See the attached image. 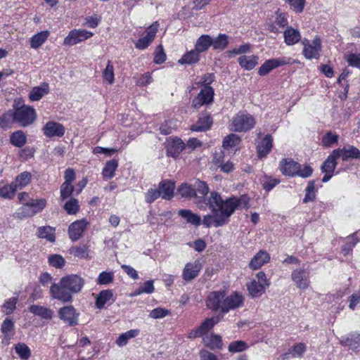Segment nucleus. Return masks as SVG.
I'll use <instances>...</instances> for the list:
<instances>
[{
  "label": "nucleus",
  "mask_w": 360,
  "mask_h": 360,
  "mask_svg": "<svg viewBox=\"0 0 360 360\" xmlns=\"http://www.w3.org/2000/svg\"><path fill=\"white\" fill-rule=\"evenodd\" d=\"M84 279L77 274H70L60 278L58 283H53L50 288V296L63 302H69L72 295L79 292L84 285Z\"/></svg>",
  "instance_id": "nucleus-1"
},
{
  "label": "nucleus",
  "mask_w": 360,
  "mask_h": 360,
  "mask_svg": "<svg viewBox=\"0 0 360 360\" xmlns=\"http://www.w3.org/2000/svg\"><path fill=\"white\" fill-rule=\"evenodd\" d=\"M243 304L244 297L238 292H232L227 295L223 290L213 291L206 300V305L210 309L219 311L222 314L242 307Z\"/></svg>",
  "instance_id": "nucleus-2"
},
{
  "label": "nucleus",
  "mask_w": 360,
  "mask_h": 360,
  "mask_svg": "<svg viewBox=\"0 0 360 360\" xmlns=\"http://www.w3.org/2000/svg\"><path fill=\"white\" fill-rule=\"evenodd\" d=\"M207 205L212 214H207L203 217L202 224L209 228L221 226L229 221V213L222 205V198L217 192H212L207 200Z\"/></svg>",
  "instance_id": "nucleus-3"
},
{
  "label": "nucleus",
  "mask_w": 360,
  "mask_h": 360,
  "mask_svg": "<svg viewBox=\"0 0 360 360\" xmlns=\"http://www.w3.org/2000/svg\"><path fill=\"white\" fill-rule=\"evenodd\" d=\"M271 282L263 271L255 275V278L246 284L249 295L254 297H261L270 286Z\"/></svg>",
  "instance_id": "nucleus-4"
},
{
  "label": "nucleus",
  "mask_w": 360,
  "mask_h": 360,
  "mask_svg": "<svg viewBox=\"0 0 360 360\" xmlns=\"http://www.w3.org/2000/svg\"><path fill=\"white\" fill-rule=\"evenodd\" d=\"M255 123L252 115L246 112L240 111L231 119L230 129L236 132H246L252 129Z\"/></svg>",
  "instance_id": "nucleus-5"
},
{
  "label": "nucleus",
  "mask_w": 360,
  "mask_h": 360,
  "mask_svg": "<svg viewBox=\"0 0 360 360\" xmlns=\"http://www.w3.org/2000/svg\"><path fill=\"white\" fill-rule=\"evenodd\" d=\"M46 205L45 199H31L22 205L15 213V217L22 219L30 217L40 212Z\"/></svg>",
  "instance_id": "nucleus-6"
},
{
  "label": "nucleus",
  "mask_w": 360,
  "mask_h": 360,
  "mask_svg": "<svg viewBox=\"0 0 360 360\" xmlns=\"http://www.w3.org/2000/svg\"><path fill=\"white\" fill-rule=\"evenodd\" d=\"M15 122L21 127H27L32 124L36 120L37 113L34 108L23 105L18 107L14 105Z\"/></svg>",
  "instance_id": "nucleus-7"
},
{
  "label": "nucleus",
  "mask_w": 360,
  "mask_h": 360,
  "mask_svg": "<svg viewBox=\"0 0 360 360\" xmlns=\"http://www.w3.org/2000/svg\"><path fill=\"white\" fill-rule=\"evenodd\" d=\"M303 45L302 54L305 58L311 60L313 58L318 59L320 56L321 51V40L319 36H316L312 41L307 39L301 41Z\"/></svg>",
  "instance_id": "nucleus-8"
},
{
  "label": "nucleus",
  "mask_w": 360,
  "mask_h": 360,
  "mask_svg": "<svg viewBox=\"0 0 360 360\" xmlns=\"http://www.w3.org/2000/svg\"><path fill=\"white\" fill-rule=\"evenodd\" d=\"M291 63H292V59L290 57L283 56L276 58H271L266 60L260 66L258 70V74L261 76H264L276 68Z\"/></svg>",
  "instance_id": "nucleus-9"
},
{
  "label": "nucleus",
  "mask_w": 360,
  "mask_h": 360,
  "mask_svg": "<svg viewBox=\"0 0 360 360\" xmlns=\"http://www.w3.org/2000/svg\"><path fill=\"white\" fill-rule=\"evenodd\" d=\"M92 36L91 32L83 29H74L64 39L63 45L71 46L84 41Z\"/></svg>",
  "instance_id": "nucleus-10"
},
{
  "label": "nucleus",
  "mask_w": 360,
  "mask_h": 360,
  "mask_svg": "<svg viewBox=\"0 0 360 360\" xmlns=\"http://www.w3.org/2000/svg\"><path fill=\"white\" fill-rule=\"evenodd\" d=\"M214 91L210 86H203L199 94L193 99L192 105L199 108L203 105H207L213 101Z\"/></svg>",
  "instance_id": "nucleus-11"
},
{
  "label": "nucleus",
  "mask_w": 360,
  "mask_h": 360,
  "mask_svg": "<svg viewBox=\"0 0 360 360\" xmlns=\"http://www.w3.org/2000/svg\"><path fill=\"white\" fill-rule=\"evenodd\" d=\"M249 202V198L246 195H242L239 198H229L226 200L222 199V205L224 207L229 217L235 212L237 208H245L248 207Z\"/></svg>",
  "instance_id": "nucleus-12"
},
{
  "label": "nucleus",
  "mask_w": 360,
  "mask_h": 360,
  "mask_svg": "<svg viewBox=\"0 0 360 360\" xmlns=\"http://www.w3.org/2000/svg\"><path fill=\"white\" fill-rule=\"evenodd\" d=\"M158 30V23L155 22L153 23L146 31V35L140 38L135 44V47L137 49L144 50L154 40L156 33Z\"/></svg>",
  "instance_id": "nucleus-13"
},
{
  "label": "nucleus",
  "mask_w": 360,
  "mask_h": 360,
  "mask_svg": "<svg viewBox=\"0 0 360 360\" xmlns=\"http://www.w3.org/2000/svg\"><path fill=\"white\" fill-rule=\"evenodd\" d=\"M88 225L89 222L84 219L77 220L70 224L68 227V236L70 240L77 241L82 238Z\"/></svg>",
  "instance_id": "nucleus-14"
},
{
  "label": "nucleus",
  "mask_w": 360,
  "mask_h": 360,
  "mask_svg": "<svg viewBox=\"0 0 360 360\" xmlns=\"http://www.w3.org/2000/svg\"><path fill=\"white\" fill-rule=\"evenodd\" d=\"M202 267V266L200 260L186 263L182 271L183 280L186 282H189L195 279L198 276Z\"/></svg>",
  "instance_id": "nucleus-15"
},
{
  "label": "nucleus",
  "mask_w": 360,
  "mask_h": 360,
  "mask_svg": "<svg viewBox=\"0 0 360 360\" xmlns=\"http://www.w3.org/2000/svg\"><path fill=\"white\" fill-rule=\"evenodd\" d=\"M58 316L69 326H76L78 323L79 313L72 306H65L58 310Z\"/></svg>",
  "instance_id": "nucleus-16"
},
{
  "label": "nucleus",
  "mask_w": 360,
  "mask_h": 360,
  "mask_svg": "<svg viewBox=\"0 0 360 360\" xmlns=\"http://www.w3.org/2000/svg\"><path fill=\"white\" fill-rule=\"evenodd\" d=\"M44 134L48 138L55 136L61 137L64 135L65 129L60 123L49 121L42 128Z\"/></svg>",
  "instance_id": "nucleus-17"
},
{
  "label": "nucleus",
  "mask_w": 360,
  "mask_h": 360,
  "mask_svg": "<svg viewBox=\"0 0 360 360\" xmlns=\"http://www.w3.org/2000/svg\"><path fill=\"white\" fill-rule=\"evenodd\" d=\"M291 278L297 288L306 290L309 286V274L302 269H297L292 272Z\"/></svg>",
  "instance_id": "nucleus-18"
},
{
  "label": "nucleus",
  "mask_w": 360,
  "mask_h": 360,
  "mask_svg": "<svg viewBox=\"0 0 360 360\" xmlns=\"http://www.w3.org/2000/svg\"><path fill=\"white\" fill-rule=\"evenodd\" d=\"M193 188L195 191L194 198L196 199L195 203L198 205L200 208H202L201 202H204L205 198L209 192V188L207 184L204 181L197 180L193 184Z\"/></svg>",
  "instance_id": "nucleus-19"
},
{
  "label": "nucleus",
  "mask_w": 360,
  "mask_h": 360,
  "mask_svg": "<svg viewBox=\"0 0 360 360\" xmlns=\"http://www.w3.org/2000/svg\"><path fill=\"white\" fill-rule=\"evenodd\" d=\"M298 167H300V165L289 158L282 160L279 164V169L281 172L284 175L289 176H296Z\"/></svg>",
  "instance_id": "nucleus-20"
},
{
  "label": "nucleus",
  "mask_w": 360,
  "mask_h": 360,
  "mask_svg": "<svg viewBox=\"0 0 360 360\" xmlns=\"http://www.w3.org/2000/svg\"><path fill=\"white\" fill-rule=\"evenodd\" d=\"M341 156L340 149L334 150L321 165L322 172L333 173L337 165L336 160Z\"/></svg>",
  "instance_id": "nucleus-21"
},
{
  "label": "nucleus",
  "mask_w": 360,
  "mask_h": 360,
  "mask_svg": "<svg viewBox=\"0 0 360 360\" xmlns=\"http://www.w3.org/2000/svg\"><path fill=\"white\" fill-rule=\"evenodd\" d=\"M273 147V139L270 135H266L257 144V156L259 158H265Z\"/></svg>",
  "instance_id": "nucleus-22"
},
{
  "label": "nucleus",
  "mask_w": 360,
  "mask_h": 360,
  "mask_svg": "<svg viewBox=\"0 0 360 360\" xmlns=\"http://www.w3.org/2000/svg\"><path fill=\"white\" fill-rule=\"evenodd\" d=\"M269 260V255L264 250H260L250 260L249 267L252 270L258 269L264 264L268 263Z\"/></svg>",
  "instance_id": "nucleus-23"
},
{
  "label": "nucleus",
  "mask_w": 360,
  "mask_h": 360,
  "mask_svg": "<svg viewBox=\"0 0 360 360\" xmlns=\"http://www.w3.org/2000/svg\"><path fill=\"white\" fill-rule=\"evenodd\" d=\"M49 92V85L46 82L42 83L41 85L33 87L28 96L30 101H38Z\"/></svg>",
  "instance_id": "nucleus-24"
},
{
  "label": "nucleus",
  "mask_w": 360,
  "mask_h": 360,
  "mask_svg": "<svg viewBox=\"0 0 360 360\" xmlns=\"http://www.w3.org/2000/svg\"><path fill=\"white\" fill-rule=\"evenodd\" d=\"M186 145L181 139L174 137L170 138L168 141L167 153L172 157L178 156L184 149Z\"/></svg>",
  "instance_id": "nucleus-25"
},
{
  "label": "nucleus",
  "mask_w": 360,
  "mask_h": 360,
  "mask_svg": "<svg viewBox=\"0 0 360 360\" xmlns=\"http://www.w3.org/2000/svg\"><path fill=\"white\" fill-rule=\"evenodd\" d=\"M284 42L288 46H292L301 40L300 32L292 27H287L283 32Z\"/></svg>",
  "instance_id": "nucleus-26"
},
{
  "label": "nucleus",
  "mask_w": 360,
  "mask_h": 360,
  "mask_svg": "<svg viewBox=\"0 0 360 360\" xmlns=\"http://www.w3.org/2000/svg\"><path fill=\"white\" fill-rule=\"evenodd\" d=\"M213 120L208 114H202L198 119L197 123L191 127L193 131H202L210 129L212 124Z\"/></svg>",
  "instance_id": "nucleus-27"
},
{
  "label": "nucleus",
  "mask_w": 360,
  "mask_h": 360,
  "mask_svg": "<svg viewBox=\"0 0 360 360\" xmlns=\"http://www.w3.org/2000/svg\"><path fill=\"white\" fill-rule=\"evenodd\" d=\"M158 189L163 199L170 200L174 195V184L169 180L162 181L159 184Z\"/></svg>",
  "instance_id": "nucleus-28"
},
{
  "label": "nucleus",
  "mask_w": 360,
  "mask_h": 360,
  "mask_svg": "<svg viewBox=\"0 0 360 360\" xmlns=\"http://www.w3.org/2000/svg\"><path fill=\"white\" fill-rule=\"evenodd\" d=\"M29 311L32 314L44 319L50 320L53 316V311L51 309L44 306L33 304L29 307Z\"/></svg>",
  "instance_id": "nucleus-29"
},
{
  "label": "nucleus",
  "mask_w": 360,
  "mask_h": 360,
  "mask_svg": "<svg viewBox=\"0 0 360 360\" xmlns=\"http://www.w3.org/2000/svg\"><path fill=\"white\" fill-rule=\"evenodd\" d=\"M258 59L259 57L255 55H244L238 58V62L242 68L250 70L255 68V67L258 64Z\"/></svg>",
  "instance_id": "nucleus-30"
},
{
  "label": "nucleus",
  "mask_w": 360,
  "mask_h": 360,
  "mask_svg": "<svg viewBox=\"0 0 360 360\" xmlns=\"http://www.w3.org/2000/svg\"><path fill=\"white\" fill-rule=\"evenodd\" d=\"M112 301L113 302V292L111 290H104L100 292L96 299V307L98 309H102L105 304Z\"/></svg>",
  "instance_id": "nucleus-31"
},
{
  "label": "nucleus",
  "mask_w": 360,
  "mask_h": 360,
  "mask_svg": "<svg viewBox=\"0 0 360 360\" xmlns=\"http://www.w3.org/2000/svg\"><path fill=\"white\" fill-rule=\"evenodd\" d=\"M37 236L39 238L53 243L56 240L55 228L50 226H40L37 229Z\"/></svg>",
  "instance_id": "nucleus-32"
},
{
  "label": "nucleus",
  "mask_w": 360,
  "mask_h": 360,
  "mask_svg": "<svg viewBox=\"0 0 360 360\" xmlns=\"http://www.w3.org/2000/svg\"><path fill=\"white\" fill-rule=\"evenodd\" d=\"M203 341L205 345L212 349L222 347L221 337L219 335L214 333L207 334L203 337Z\"/></svg>",
  "instance_id": "nucleus-33"
},
{
  "label": "nucleus",
  "mask_w": 360,
  "mask_h": 360,
  "mask_svg": "<svg viewBox=\"0 0 360 360\" xmlns=\"http://www.w3.org/2000/svg\"><path fill=\"white\" fill-rule=\"evenodd\" d=\"M179 215L185 219L187 223L195 226H198L201 224L200 217L192 212L190 210H180Z\"/></svg>",
  "instance_id": "nucleus-34"
},
{
  "label": "nucleus",
  "mask_w": 360,
  "mask_h": 360,
  "mask_svg": "<svg viewBox=\"0 0 360 360\" xmlns=\"http://www.w3.org/2000/svg\"><path fill=\"white\" fill-rule=\"evenodd\" d=\"M340 342L342 345L348 346L350 349L356 350L360 347V335L351 334L347 337H342Z\"/></svg>",
  "instance_id": "nucleus-35"
},
{
  "label": "nucleus",
  "mask_w": 360,
  "mask_h": 360,
  "mask_svg": "<svg viewBox=\"0 0 360 360\" xmlns=\"http://www.w3.org/2000/svg\"><path fill=\"white\" fill-rule=\"evenodd\" d=\"M212 39L210 35H201L196 41L195 49L199 53L204 52L212 46Z\"/></svg>",
  "instance_id": "nucleus-36"
},
{
  "label": "nucleus",
  "mask_w": 360,
  "mask_h": 360,
  "mask_svg": "<svg viewBox=\"0 0 360 360\" xmlns=\"http://www.w3.org/2000/svg\"><path fill=\"white\" fill-rule=\"evenodd\" d=\"M340 151L343 160H347V159L360 160V150L353 146H345L342 150L340 149Z\"/></svg>",
  "instance_id": "nucleus-37"
},
{
  "label": "nucleus",
  "mask_w": 360,
  "mask_h": 360,
  "mask_svg": "<svg viewBox=\"0 0 360 360\" xmlns=\"http://www.w3.org/2000/svg\"><path fill=\"white\" fill-rule=\"evenodd\" d=\"M49 36V31H42L32 36L30 39V46L37 49L40 47L48 39Z\"/></svg>",
  "instance_id": "nucleus-38"
},
{
  "label": "nucleus",
  "mask_w": 360,
  "mask_h": 360,
  "mask_svg": "<svg viewBox=\"0 0 360 360\" xmlns=\"http://www.w3.org/2000/svg\"><path fill=\"white\" fill-rule=\"evenodd\" d=\"M139 332L140 331L139 329H131L124 333L120 334L116 340V344L119 347L125 346L127 344L129 340L138 336Z\"/></svg>",
  "instance_id": "nucleus-39"
},
{
  "label": "nucleus",
  "mask_w": 360,
  "mask_h": 360,
  "mask_svg": "<svg viewBox=\"0 0 360 360\" xmlns=\"http://www.w3.org/2000/svg\"><path fill=\"white\" fill-rule=\"evenodd\" d=\"M118 167L117 160H111L105 163L102 171V175L105 179H111L115 176V172Z\"/></svg>",
  "instance_id": "nucleus-40"
},
{
  "label": "nucleus",
  "mask_w": 360,
  "mask_h": 360,
  "mask_svg": "<svg viewBox=\"0 0 360 360\" xmlns=\"http://www.w3.org/2000/svg\"><path fill=\"white\" fill-rule=\"evenodd\" d=\"M219 321L220 319L218 316L205 319L198 327V329L202 336L206 335L208 331H210L216 324H217Z\"/></svg>",
  "instance_id": "nucleus-41"
},
{
  "label": "nucleus",
  "mask_w": 360,
  "mask_h": 360,
  "mask_svg": "<svg viewBox=\"0 0 360 360\" xmlns=\"http://www.w3.org/2000/svg\"><path fill=\"white\" fill-rule=\"evenodd\" d=\"M212 46L214 50H224L228 46L229 37L225 34H219L215 39H212Z\"/></svg>",
  "instance_id": "nucleus-42"
},
{
  "label": "nucleus",
  "mask_w": 360,
  "mask_h": 360,
  "mask_svg": "<svg viewBox=\"0 0 360 360\" xmlns=\"http://www.w3.org/2000/svg\"><path fill=\"white\" fill-rule=\"evenodd\" d=\"M14 330V323L11 318H6L2 323L1 331L4 335V339L9 341L12 332Z\"/></svg>",
  "instance_id": "nucleus-43"
},
{
  "label": "nucleus",
  "mask_w": 360,
  "mask_h": 360,
  "mask_svg": "<svg viewBox=\"0 0 360 360\" xmlns=\"http://www.w3.org/2000/svg\"><path fill=\"white\" fill-rule=\"evenodd\" d=\"M31 174L28 172H23L18 175L13 183L15 184L17 189H21L26 186L31 181Z\"/></svg>",
  "instance_id": "nucleus-44"
},
{
  "label": "nucleus",
  "mask_w": 360,
  "mask_h": 360,
  "mask_svg": "<svg viewBox=\"0 0 360 360\" xmlns=\"http://www.w3.org/2000/svg\"><path fill=\"white\" fill-rule=\"evenodd\" d=\"M199 52L195 49L188 53H185L181 59L179 60V63L181 64H193L195 63L199 60Z\"/></svg>",
  "instance_id": "nucleus-45"
},
{
  "label": "nucleus",
  "mask_w": 360,
  "mask_h": 360,
  "mask_svg": "<svg viewBox=\"0 0 360 360\" xmlns=\"http://www.w3.org/2000/svg\"><path fill=\"white\" fill-rule=\"evenodd\" d=\"M10 140L12 145L20 148L25 144L27 137L22 131L19 130L11 134Z\"/></svg>",
  "instance_id": "nucleus-46"
},
{
  "label": "nucleus",
  "mask_w": 360,
  "mask_h": 360,
  "mask_svg": "<svg viewBox=\"0 0 360 360\" xmlns=\"http://www.w3.org/2000/svg\"><path fill=\"white\" fill-rule=\"evenodd\" d=\"M103 79L109 84H112L115 82L114 67L111 61L108 60L105 68L102 72Z\"/></svg>",
  "instance_id": "nucleus-47"
},
{
  "label": "nucleus",
  "mask_w": 360,
  "mask_h": 360,
  "mask_svg": "<svg viewBox=\"0 0 360 360\" xmlns=\"http://www.w3.org/2000/svg\"><path fill=\"white\" fill-rule=\"evenodd\" d=\"M15 351L22 360H27L31 356V351L25 343H18L15 345Z\"/></svg>",
  "instance_id": "nucleus-48"
},
{
  "label": "nucleus",
  "mask_w": 360,
  "mask_h": 360,
  "mask_svg": "<svg viewBox=\"0 0 360 360\" xmlns=\"http://www.w3.org/2000/svg\"><path fill=\"white\" fill-rule=\"evenodd\" d=\"M15 186V184H14L13 182L11 184L0 186V197L11 199L18 190Z\"/></svg>",
  "instance_id": "nucleus-49"
},
{
  "label": "nucleus",
  "mask_w": 360,
  "mask_h": 360,
  "mask_svg": "<svg viewBox=\"0 0 360 360\" xmlns=\"http://www.w3.org/2000/svg\"><path fill=\"white\" fill-rule=\"evenodd\" d=\"M13 122H15V112L12 110H8L0 117V127L3 129L9 128Z\"/></svg>",
  "instance_id": "nucleus-50"
},
{
  "label": "nucleus",
  "mask_w": 360,
  "mask_h": 360,
  "mask_svg": "<svg viewBox=\"0 0 360 360\" xmlns=\"http://www.w3.org/2000/svg\"><path fill=\"white\" fill-rule=\"evenodd\" d=\"M63 208L68 214H76L79 210V201L75 198H70L65 203Z\"/></svg>",
  "instance_id": "nucleus-51"
},
{
  "label": "nucleus",
  "mask_w": 360,
  "mask_h": 360,
  "mask_svg": "<svg viewBox=\"0 0 360 360\" xmlns=\"http://www.w3.org/2000/svg\"><path fill=\"white\" fill-rule=\"evenodd\" d=\"M305 192L306 194L303 199V202L304 203L314 200L316 198L314 181H309L308 185L305 189Z\"/></svg>",
  "instance_id": "nucleus-52"
},
{
  "label": "nucleus",
  "mask_w": 360,
  "mask_h": 360,
  "mask_svg": "<svg viewBox=\"0 0 360 360\" xmlns=\"http://www.w3.org/2000/svg\"><path fill=\"white\" fill-rule=\"evenodd\" d=\"M252 48V46L249 43H245L243 44H241L237 48H234L232 50H229L226 52V53L229 56H233V55H241L245 54L247 53H250L251 51V49Z\"/></svg>",
  "instance_id": "nucleus-53"
},
{
  "label": "nucleus",
  "mask_w": 360,
  "mask_h": 360,
  "mask_svg": "<svg viewBox=\"0 0 360 360\" xmlns=\"http://www.w3.org/2000/svg\"><path fill=\"white\" fill-rule=\"evenodd\" d=\"M248 348V344L242 340H237L231 342L229 345V351L232 353L241 352Z\"/></svg>",
  "instance_id": "nucleus-54"
},
{
  "label": "nucleus",
  "mask_w": 360,
  "mask_h": 360,
  "mask_svg": "<svg viewBox=\"0 0 360 360\" xmlns=\"http://www.w3.org/2000/svg\"><path fill=\"white\" fill-rule=\"evenodd\" d=\"M240 141L239 136L234 134L226 136L223 141V147L230 148L237 146Z\"/></svg>",
  "instance_id": "nucleus-55"
},
{
  "label": "nucleus",
  "mask_w": 360,
  "mask_h": 360,
  "mask_svg": "<svg viewBox=\"0 0 360 360\" xmlns=\"http://www.w3.org/2000/svg\"><path fill=\"white\" fill-rule=\"evenodd\" d=\"M17 302V297H11L6 300L2 305L3 312L6 315L12 314L16 308Z\"/></svg>",
  "instance_id": "nucleus-56"
},
{
  "label": "nucleus",
  "mask_w": 360,
  "mask_h": 360,
  "mask_svg": "<svg viewBox=\"0 0 360 360\" xmlns=\"http://www.w3.org/2000/svg\"><path fill=\"white\" fill-rule=\"evenodd\" d=\"M178 193L183 197L186 198H194L195 193L193 186H191L187 184H182L178 188Z\"/></svg>",
  "instance_id": "nucleus-57"
},
{
  "label": "nucleus",
  "mask_w": 360,
  "mask_h": 360,
  "mask_svg": "<svg viewBox=\"0 0 360 360\" xmlns=\"http://www.w3.org/2000/svg\"><path fill=\"white\" fill-rule=\"evenodd\" d=\"M114 273L112 271H103L97 278L96 283L98 285H108L113 281Z\"/></svg>",
  "instance_id": "nucleus-58"
},
{
  "label": "nucleus",
  "mask_w": 360,
  "mask_h": 360,
  "mask_svg": "<svg viewBox=\"0 0 360 360\" xmlns=\"http://www.w3.org/2000/svg\"><path fill=\"white\" fill-rule=\"evenodd\" d=\"M306 351V345L303 343H298L295 345L289 353L283 354L284 358L288 359L290 354L292 356H302Z\"/></svg>",
  "instance_id": "nucleus-59"
},
{
  "label": "nucleus",
  "mask_w": 360,
  "mask_h": 360,
  "mask_svg": "<svg viewBox=\"0 0 360 360\" xmlns=\"http://www.w3.org/2000/svg\"><path fill=\"white\" fill-rule=\"evenodd\" d=\"M74 191V187L72 184L63 183L60 186V198L64 200L65 199L71 196Z\"/></svg>",
  "instance_id": "nucleus-60"
},
{
  "label": "nucleus",
  "mask_w": 360,
  "mask_h": 360,
  "mask_svg": "<svg viewBox=\"0 0 360 360\" xmlns=\"http://www.w3.org/2000/svg\"><path fill=\"white\" fill-rule=\"evenodd\" d=\"M154 291V285L153 281L150 280L146 281L141 287H140L136 292H134V295H139L142 293H148L150 294Z\"/></svg>",
  "instance_id": "nucleus-61"
},
{
  "label": "nucleus",
  "mask_w": 360,
  "mask_h": 360,
  "mask_svg": "<svg viewBox=\"0 0 360 360\" xmlns=\"http://www.w3.org/2000/svg\"><path fill=\"white\" fill-rule=\"evenodd\" d=\"M160 196L161 193L159 189L150 188L145 194V200L147 203L150 204Z\"/></svg>",
  "instance_id": "nucleus-62"
},
{
  "label": "nucleus",
  "mask_w": 360,
  "mask_h": 360,
  "mask_svg": "<svg viewBox=\"0 0 360 360\" xmlns=\"http://www.w3.org/2000/svg\"><path fill=\"white\" fill-rule=\"evenodd\" d=\"M50 265L56 268H62L65 265L64 258L59 255H52L49 257Z\"/></svg>",
  "instance_id": "nucleus-63"
},
{
  "label": "nucleus",
  "mask_w": 360,
  "mask_h": 360,
  "mask_svg": "<svg viewBox=\"0 0 360 360\" xmlns=\"http://www.w3.org/2000/svg\"><path fill=\"white\" fill-rule=\"evenodd\" d=\"M345 59L350 66L360 69V54L349 53Z\"/></svg>",
  "instance_id": "nucleus-64"
}]
</instances>
